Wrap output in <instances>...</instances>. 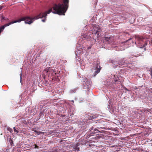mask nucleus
<instances>
[{
  "label": "nucleus",
  "mask_w": 152,
  "mask_h": 152,
  "mask_svg": "<svg viewBox=\"0 0 152 152\" xmlns=\"http://www.w3.org/2000/svg\"><path fill=\"white\" fill-rule=\"evenodd\" d=\"M63 3L55 4L52 12L53 13L65 15L69 7V0H63Z\"/></svg>",
  "instance_id": "1"
},
{
  "label": "nucleus",
  "mask_w": 152,
  "mask_h": 152,
  "mask_svg": "<svg viewBox=\"0 0 152 152\" xmlns=\"http://www.w3.org/2000/svg\"><path fill=\"white\" fill-rule=\"evenodd\" d=\"M52 9L53 8H51L45 12L41 13L38 15L34 17L33 18H31L30 17H24L17 20H15L14 21V22H15V23L25 20V22L26 23L30 24L33 22V20L34 19L37 20L39 18H42L43 17L45 18L47 16V14L50 13L52 12Z\"/></svg>",
  "instance_id": "2"
},
{
  "label": "nucleus",
  "mask_w": 152,
  "mask_h": 152,
  "mask_svg": "<svg viewBox=\"0 0 152 152\" xmlns=\"http://www.w3.org/2000/svg\"><path fill=\"white\" fill-rule=\"evenodd\" d=\"M136 39L138 41L137 43L140 45V48H143L147 45V40L145 38L137 37Z\"/></svg>",
  "instance_id": "3"
},
{
  "label": "nucleus",
  "mask_w": 152,
  "mask_h": 152,
  "mask_svg": "<svg viewBox=\"0 0 152 152\" xmlns=\"http://www.w3.org/2000/svg\"><path fill=\"white\" fill-rule=\"evenodd\" d=\"M45 71L47 73L46 75L50 76H54L56 74V72L54 69L52 68L49 67L48 68H46L45 70Z\"/></svg>",
  "instance_id": "4"
},
{
  "label": "nucleus",
  "mask_w": 152,
  "mask_h": 152,
  "mask_svg": "<svg viewBox=\"0 0 152 152\" xmlns=\"http://www.w3.org/2000/svg\"><path fill=\"white\" fill-rule=\"evenodd\" d=\"M82 84L83 86L84 89L88 88L90 87L91 85V82L89 80H88L87 78H84L83 79Z\"/></svg>",
  "instance_id": "5"
},
{
  "label": "nucleus",
  "mask_w": 152,
  "mask_h": 152,
  "mask_svg": "<svg viewBox=\"0 0 152 152\" xmlns=\"http://www.w3.org/2000/svg\"><path fill=\"white\" fill-rule=\"evenodd\" d=\"M103 39L105 42L110 43L113 41V37L110 36L104 37L103 38Z\"/></svg>",
  "instance_id": "6"
},
{
  "label": "nucleus",
  "mask_w": 152,
  "mask_h": 152,
  "mask_svg": "<svg viewBox=\"0 0 152 152\" xmlns=\"http://www.w3.org/2000/svg\"><path fill=\"white\" fill-rule=\"evenodd\" d=\"M15 23V22L14 21H12L8 23L5 24L4 25L1 26L0 27V33H1L2 31H3L4 28L7 26H9L10 25L13 24Z\"/></svg>",
  "instance_id": "7"
},
{
  "label": "nucleus",
  "mask_w": 152,
  "mask_h": 152,
  "mask_svg": "<svg viewBox=\"0 0 152 152\" xmlns=\"http://www.w3.org/2000/svg\"><path fill=\"white\" fill-rule=\"evenodd\" d=\"M93 28L95 29L94 34H97L98 32L99 31V30H100L99 27L98 26H94Z\"/></svg>",
  "instance_id": "8"
},
{
  "label": "nucleus",
  "mask_w": 152,
  "mask_h": 152,
  "mask_svg": "<svg viewBox=\"0 0 152 152\" xmlns=\"http://www.w3.org/2000/svg\"><path fill=\"white\" fill-rule=\"evenodd\" d=\"M48 64L50 66L53 65L55 63L54 59L52 58H50L49 59Z\"/></svg>",
  "instance_id": "9"
},
{
  "label": "nucleus",
  "mask_w": 152,
  "mask_h": 152,
  "mask_svg": "<svg viewBox=\"0 0 152 152\" xmlns=\"http://www.w3.org/2000/svg\"><path fill=\"white\" fill-rule=\"evenodd\" d=\"M79 145V144H77L75 147L73 148L74 151H79L80 150L79 148L78 147Z\"/></svg>",
  "instance_id": "10"
},
{
  "label": "nucleus",
  "mask_w": 152,
  "mask_h": 152,
  "mask_svg": "<svg viewBox=\"0 0 152 152\" xmlns=\"http://www.w3.org/2000/svg\"><path fill=\"white\" fill-rule=\"evenodd\" d=\"M100 69L99 68H98L95 72L94 75H96L98 73H99L100 72Z\"/></svg>",
  "instance_id": "11"
},
{
  "label": "nucleus",
  "mask_w": 152,
  "mask_h": 152,
  "mask_svg": "<svg viewBox=\"0 0 152 152\" xmlns=\"http://www.w3.org/2000/svg\"><path fill=\"white\" fill-rule=\"evenodd\" d=\"M1 20V21H3V20H8V18H5L3 16H1L0 17Z\"/></svg>",
  "instance_id": "12"
},
{
  "label": "nucleus",
  "mask_w": 152,
  "mask_h": 152,
  "mask_svg": "<svg viewBox=\"0 0 152 152\" xmlns=\"http://www.w3.org/2000/svg\"><path fill=\"white\" fill-rule=\"evenodd\" d=\"M146 90L149 92H151L152 93V88H146Z\"/></svg>",
  "instance_id": "13"
},
{
  "label": "nucleus",
  "mask_w": 152,
  "mask_h": 152,
  "mask_svg": "<svg viewBox=\"0 0 152 152\" xmlns=\"http://www.w3.org/2000/svg\"><path fill=\"white\" fill-rule=\"evenodd\" d=\"M9 142L10 143V145L11 146H12V145L13 146V142L12 140L11 139H10V140H9Z\"/></svg>",
  "instance_id": "14"
},
{
  "label": "nucleus",
  "mask_w": 152,
  "mask_h": 152,
  "mask_svg": "<svg viewBox=\"0 0 152 152\" xmlns=\"http://www.w3.org/2000/svg\"><path fill=\"white\" fill-rule=\"evenodd\" d=\"M13 129H14V131L15 132H16L17 133H18V132H19V131H18L17 130L16 128H15V127H14L13 128Z\"/></svg>",
  "instance_id": "15"
},
{
  "label": "nucleus",
  "mask_w": 152,
  "mask_h": 152,
  "mask_svg": "<svg viewBox=\"0 0 152 152\" xmlns=\"http://www.w3.org/2000/svg\"><path fill=\"white\" fill-rule=\"evenodd\" d=\"M132 38H129L127 41H126V42H128V41H131V42L130 43H132L133 44V42L132 41Z\"/></svg>",
  "instance_id": "16"
},
{
  "label": "nucleus",
  "mask_w": 152,
  "mask_h": 152,
  "mask_svg": "<svg viewBox=\"0 0 152 152\" xmlns=\"http://www.w3.org/2000/svg\"><path fill=\"white\" fill-rule=\"evenodd\" d=\"M35 132H36L37 134L38 135L40 134V132H38V131H35Z\"/></svg>",
  "instance_id": "17"
},
{
  "label": "nucleus",
  "mask_w": 152,
  "mask_h": 152,
  "mask_svg": "<svg viewBox=\"0 0 152 152\" xmlns=\"http://www.w3.org/2000/svg\"><path fill=\"white\" fill-rule=\"evenodd\" d=\"M35 146L34 148H38V146L36 144H34V145Z\"/></svg>",
  "instance_id": "18"
},
{
  "label": "nucleus",
  "mask_w": 152,
  "mask_h": 152,
  "mask_svg": "<svg viewBox=\"0 0 152 152\" xmlns=\"http://www.w3.org/2000/svg\"><path fill=\"white\" fill-rule=\"evenodd\" d=\"M44 133L43 132H40V134H44Z\"/></svg>",
  "instance_id": "19"
},
{
  "label": "nucleus",
  "mask_w": 152,
  "mask_h": 152,
  "mask_svg": "<svg viewBox=\"0 0 152 152\" xmlns=\"http://www.w3.org/2000/svg\"><path fill=\"white\" fill-rule=\"evenodd\" d=\"M45 19H42V21L43 22H45Z\"/></svg>",
  "instance_id": "20"
},
{
  "label": "nucleus",
  "mask_w": 152,
  "mask_h": 152,
  "mask_svg": "<svg viewBox=\"0 0 152 152\" xmlns=\"http://www.w3.org/2000/svg\"><path fill=\"white\" fill-rule=\"evenodd\" d=\"M151 76L152 77V70H151Z\"/></svg>",
  "instance_id": "21"
},
{
  "label": "nucleus",
  "mask_w": 152,
  "mask_h": 152,
  "mask_svg": "<svg viewBox=\"0 0 152 152\" xmlns=\"http://www.w3.org/2000/svg\"><path fill=\"white\" fill-rule=\"evenodd\" d=\"M33 131H34V132H35V131H37L35 129H34Z\"/></svg>",
  "instance_id": "22"
},
{
  "label": "nucleus",
  "mask_w": 152,
  "mask_h": 152,
  "mask_svg": "<svg viewBox=\"0 0 152 152\" xmlns=\"http://www.w3.org/2000/svg\"><path fill=\"white\" fill-rule=\"evenodd\" d=\"M3 8L2 6L0 7V10H1Z\"/></svg>",
  "instance_id": "23"
},
{
  "label": "nucleus",
  "mask_w": 152,
  "mask_h": 152,
  "mask_svg": "<svg viewBox=\"0 0 152 152\" xmlns=\"http://www.w3.org/2000/svg\"><path fill=\"white\" fill-rule=\"evenodd\" d=\"M100 128L103 129H105L104 127H100Z\"/></svg>",
  "instance_id": "24"
},
{
  "label": "nucleus",
  "mask_w": 152,
  "mask_h": 152,
  "mask_svg": "<svg viewBox=\"0 0 152 152\" xmlns=\"http://www.w3.org/2000/svg\"><path fill=\"white\" fill-rule=\"evenodd\" d=\"M150 110V109H148L147 110V111L148 112H149Z\"/></svg>",
  "instance_id": "25"
},
{
  "label": "nucleus",
  "mask_w": 152,
  "mask_h": 152,
  "mask_svg": "<svg viewBox=\"0 0 152 152\" xmlns=\"http://www.w3.org/2000/svg\"><path fill=\"white\" fill-rule=\"evenodd\" d=\"M92 128H93V127H92V128L91 129V131H92L93 129Z\"/></svg>",
  "instance_id": "26"
},
{
  "label": "nucleus",
  "mask_w": 152,
  "mask_h": 152,
  "mask_svg": "<svg viewBox=\"0 0 152 152\" xmlns=\"http://www.w3.org/2000/svg\"><path fill=\"white\" fill-rule=\"evenodd\" d=\"M125 89L127 91H129V90L128 89L126 88H125Z\"/></svg>",
  "instance_id": "27"
},
{
  "label": "nucleus",
  "mask_w": 152,
  "mask_h": 152,
  "mask_svg": "<svg viewBox=\"0 0 152 152\" xmlns=\"http://www.w3.org/2000/svg\"><path fill=\"white\" fill-rule=\"evenodd\" d=\"M89 48H88V49H89Z\"/></svg>",
  "instance_id": "28"
},
{
  "label": "nucleus",
  "mask_w": 152,
  "mask_h": 152,
  "mask_svg": "<svg viewBox=\"0 0 152 152\" xmlns=\"http://www.w3.org/2000/svg\"><path fill=\"white\" fill-rule=\"evenodd\" d=\"M89 48H88V49H89Z\"/></svg>",
  "instance_id": "29"
},
{
  "label": "nucleus",
  "mask_w": 152,
  "mask_h": 152,
  "mask_svg": "<svg viewBox=\"0 0 152 152\" xmlns=\"http://www.w3.org/2000/svg\"><path fill=\"white\" fill-rule=\"evenodd\" d=\"M89 48H88V49H89Z\"/></svg>",
  "instance_id": "30"
}]
</instances>
